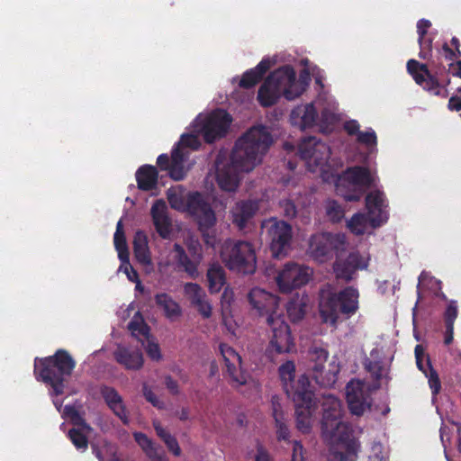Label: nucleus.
I'll return each instance as SVG.
<instances>
[{
  "label": "nucleus",
  "instance_id": "nucleus-1",
  "mask_svg": "<svg viewBox=\"0 0 461 461\" xmlns=\"http://www.w3.org/2000/svg\"><path fill=\"white\" fill-rule=\"evenodd\" d=\"M278 375L288 398L295 408L296 428L301 432L309 433L312 425V417L320 403L322 411L321 434L325 440L335 446V457L339 461H356L359 443L354 436L352 427L341 420L342 402L333 394H322L317 399L314 386L306 375L295 380V364L288 360L278 368Z\"/></svg>",
  "mask_w": 461,
  "mask_h": 461
},
{
  "label": "nucleus",
  "instance_id": "nucleus-2",
  "mask_svg": "<svg viewBox=\"0 0 461 461\" xmlns=\"http://www.w3.org/2000/svg\"><path fill=\"white\" fill-rule=\"evenodd\" d=\"M272 143V135L263 125L253 126L239 137L229 162L222 163L221 156L216 158V180L220 188L235 191L240 184V174L250 172L260 164Z\"/></svg>",
  "mask_w": 461,
  "mask_h": 461
},
{
  "label": "nucleus",
  "instance_id": "nucleus-3",
  "mask_svg": "<svg viewBox=\"0 0 461 461\" xmlns=\"http://www.w3.org/2000/svg\"><path fill=\"white\" fill-rule=\"evenodd\" d=\"M359 293L353 286L336 292L330 286L319 294V313L323 323L337 328L339 316L349 319L358 310Z\"/></svg>",
  "mask_w": 461,
  "mask_h": 461
},
{
  "label": "nucleus",
  "instance_id": "nucleus-4",
  "mask_svg": "<svg viewBox=\"0 0 461 461\" xmlns=\"http://www.w3.org/2000/svg\"><path fill=\"white\" fill-rule=\"evenodd\" d=\"M303 93V87L296 84V73L290 65L271 72L258 91V102L262 107L275 105L283 95L292 101Z\"/></svg>",
  "mask_w": 461,
  "mask_h": 461
},
{
  "label": "nucleus",
  "instance_id": "nucleus-5",
  "mask_svg": "<svg viewBox=\"0 0 461 461\" xmlns=\"http://www.w3.org/2000/svg\"><path fill=\"white\" fill-rule=\"evenodd\" d=\"M76 361L66 349H58L54 355L34 359V375L38 381L50 385L55 395L64 393L65 383L76 367Z\"/></svg>",
  "mask_w": 461,
  "mask_h": 461
},
{
  "label": "nucleus",
  "instance_id": "nucleus-6",
  "mask_svg": "<svg viewBox=\"0 0 461 461\" xmlns=\"http://www.w3.org/2000/svg\"><path fill=\"white\" fill-rule=\"evenodd\" d=\"M221 257L226 267L242 274H253L257 268V256L254 246L244 240H229L222 247Z\"/></svg>",
  "mask_w": 461,
  "mask_h": 461
},
{
  "label": "nucleus",
  "instance_id": "nucleus-7",
  "mask_svg": "<svg viewBox=\"0 0 461 461\" xmlns=\"http://www.w3.org/2000/svg\"><path fill=\"white\" fill-rule=\"evenodd\" d=\"M374 184L369 168L355 166L347 168L336 185L337 194L346 201L357 202Z\"/></svg>",
  "mask_w": 461,
  "mask_h": 461
},
{
  "label": "nucleus",
  "instance_id": "nucleus-8",
  "mask_svg": "<svg viewBox=\"0 0 461 461\" xmlns=\"http://www.w3.org/2000/svg\"><path fill=\"white\" fill-rule=\"evenodd\" d=\"M262 228L267 230L272 256L276 258L285 257L291 249L292 226L285 221L270 218L263 221Z\"/></svg>",
  "mask_w": 461,
  "mask_h": 461
},
{
  "label": "nucleus",
  "instance_id": "nucleus-9",
  "mask_svg": "<svg viewBox=\"0 0 461 461\" xmlns=\"http://www.w3.org/2000/svg\"><path fill=\"white\" fill-rule=\"evenodd\" d=\"M345 237L330 232L315 233L309 240L308 254L315 261L327 262L345 249Z\"/></svg>",
  "mask_w": 461,
  "mask_h": 461
},
{
  "label": "nucleus",
  "instance_id": "nucleus-10",
  "mask_svg": "<svg viewBox=\"0 0 461 461\" xmlns=\"http://www.w3.org/2000/svg\"><path fill=\"white\" fill-rule=\"evenodd\" d=\"M329 357V352L321 348H316L312 351V364L310 367L315 382L323 387L333 386L340 371L339 365L336 361H331L326 365Z\"/></svg>",
  "mask_w": 461,
  "mask_h": 461
},
{
  "label": "nucleus",
  "instance_id": "nucleus-11",
  "mask_svg": "<svg viewBox=\"0 0 461 461\" xmlns=\"http://www.w3.org/2000/svg\"><path fill=\"white\" fill-rule=\"evenodd\" d=\"M267 325L272 330V336L267 348L268 353H289L294 347V341L291 334L290 327L285 321L283 316L276 315V318L270 317Z\"/></svg>",
  "mask_w": 461,
  "mask_h": 461
},
{
  "label": "nucleus",
  "instance_id": "nucleus-12",
  "mask_svg": "<svg viewBox=\"0 0 461 461\" xmlns=\"http://www.w3.org/2000/svg\"><path fill=\"white\" fill-rule=\"evenodd\" d=\"M231 122L232 119L226 111L218 109L203 120L198 131L206 143H213L226 135Z\"/></svg>",
  "mask_w": 461,
  "mask_h": 461
},
{
  "label": "nucleus",
  "instance_id": "nucleus-13",
  "mask_svg": "<svg viewBox=\"0 0 461 461\" xmlns=\"http://www.w3.org/2000/svg\"><path fill=\"white\" fill-rule=\"evenodd\" d=\"M309 267L296 263H287L278 273L276 280L281 293H291L294 289L306 285L311 277Z\"/></svg>",
  "mask_w": 461,
  "mask_h": 461
},
{
  "label": "nucleus",
  "instance_id": "nucleus-14",
  "mask_svg": "<svg viewBox=\"0 0 461 461\" xmlns=\"http://www.w3.org/2000/svg\"><path fill=\"white\" fill-rule=\"evenodd\" d=\"M298 155L305 160L309 166L315 167L324 165L330 156V147L317 140L316 137H308L298 145Z\"/></svg>",
  "mask_w": 461,
  "mask_h": 461
},
{
  "label": "nucleus",
  "instance_id": "nucleus-15",
  "mask_svg": "<svg viewBox=\"0 0 461 461\" xmlns=\"http://www.w3.org/2000/svg\"><path fill=\"white\" fill-rule=\"evenodd\" d=\"M407 71L416 84L422 86L425 90L435 95L447 97V90L440 86L438 80L431 75L426 64L420 63L415 59H410L407 62Z\"/></svg>",
  "mask_w": 461,
  "mask_h": 461
},
{
  "label": "nucleus",
  "instance_id": "nucleus-16",
  "mask_svg": "<svg viewBox=\"0 0 461 461\" xmlns=\"http://www.w3.org/2000/svg\"><path fill=\"white\" fill-rule=\"evenodd\" d=\"M248 300L251 307L256 310L260 316H266L267 322L270 317L276 318V315H282L278 312V296L264 289L258 287L251 289L248 294Z\"/></svg>",
  "mask_w": 461,
  "mask_h": 461
},
{
  "label": "nucleus",
  "instance_id": "nucleus-17",
  "mask_svg": "<svg viewBox=\"0 0 461 461\" xmlns=\"http://www.w3.org/2000/svg\"><path fill=\"white\" fill-rule=\"evenodd\" d=\"M347 402L350 412L361 416L371 408L372 398L360 381H350L346 387Z\"/></svg>",
  "mask_w": 461,
  "mask_h": 461
},
{
  "label": "nucleus",
  "instance_id": "nucleus-18",
  "mask_svg": "<svg viewBox=\"0 0 461 461\" xmlns=\"http://www.w3.org/2000/svg\"><path fill=\"white\" fill-rule=\"evenodd\" d=\"M219 350L225 363L226 372L232 383L236 385L245 384L247 375L241 370V357L239 353L226 343H221L219 345Z\"/></svg>",
  "mask_w": 461,
  "mask_h": 461
},
{
  "label": "nucleus",
  "instance_id": "nucleus-19",
  "mask_svg": "<svg viewBox=\"0 0 461 461\" xmlns=\"http://www.w3.org/2000/svg\"><path fill=\"white\" fill-rule=\"evenodd\" d=\"M386 207L385 195L383 192L375 190L366 194V208L367 214L371 217V227L373 229H376L387 221Z\"/></svg>",
  "mask_w": 461,
  "mask_h": 461
},
{
  "label": "nucleus",
  "instance_id": "nucleus-20",
  "mask_svg": "<svg viewBox=\"0 0 461 461\" xmlns=\"http://www.w3.org/2000/svg\"><path fill=\"white\" fill-rule=\"evenodd\" d=\"M367 267V262L358 251L351 252L345 259L337 258L333 264V269L337 278L347 282L353 278L354 274L358 269Z\"/></svg>",
  "mask_w": 461,
  "mask_h": 461
},
{
  "label": "nucleus",
  "instance_id": "nucleus-21",
  "mask_svg": "<svg viewBox=\"0 0 461 461\" xmlns=\"http://www.w3.org/2000/svg\"><path fill=\"white\" fill-rule=\"evenodd\" d=\"M150 214L158 235L162 239L169 238L172 231V222L167 215V207L165 201L162 199L155 201L152 204Z\"/></svg>",
  "mask_w": 461,
  "mask_h": 461
},
{
  "label": "nucleus",
  "instance_id": "nucleus-22",
  "mask_svg": "<svg viewBox=\"0 0 461 461\" xmlns=\"http://www.w3.org/2000/svg\"><path fill=\"white\" fill-rule=\"evenodd\" d=\"M102 397L106 404L113 411V412L122 420L125 425L129 424L128 413L126 407L122 402V396L118 392L111 386L103 385L100 389Z\"/></svg>",
  "mask_w": 461,
  "mask_h": 461
},
{
  "label": "nucleus",
  "instance_id": "nucleus-23",
  "mask_svg": "<svg viewBox=\"0 0 461 461\" xmlns=\"http://www.w3.org/2000/svg\"><path fill=\"white\" fill-rule=\"evenodd\" d=\"M317 118L318 113L313 104L296 106L290 115L291 123L299 126L301 130L313 127Z\"/></svg>",
  "mask_w": 461,
  "mask_h": 461
},
{
  "label": "nucleus",
  "instance_id": "nucleus-24",
  "mask_svg": "<svg viewBox=\"0 0 461 461\" xmlns=\"http://www.w3.org/2000/svg\"><path fill=\"white\" fill-rule=\"evenodd\" d=\"M117 363L129 370H139L143 366V355L140 349L119 346L113 353Z\"/></svg>",
  "mask_w": 461,
  "mask_h": 461
},
{
  "label": "nucleus",
  "instance_id": "nucleus-25",
  "mask_svg": "<svg viewBox=\"0 0 461 461\" xmlns=\"http://www.w3.org/2000/svg\"><path fill=\"white\" fill-rule=\"evenodd\" d=\"M271 66V60L267 58H264L255 68L243 73L239 82V86L244 89L254 87L262 80Z\"/></svg>",
  "mask_w": 461,
  "mask_h": 461
},
{
  "label": "nucleus",
  "instance_id": "nucleus-26",
  "mask_svg": "<svg viewBox=\"0 0 461 461\" xmlns=\"http://www.w3.org/2000/svg\"><path fill=\"white\" fill-rule=\"evenodd\" d=\"M309 297L305 293H295L286 303V312L289 320L297 323L301 321L308 309Z\"/></svg>",
  "mask_w": 461,
  "mask_h": 461
},
{
  "label": "nucleus",
  "instance_id": "nucleus-27",
  "mask_svg": "<svg viewBox=\"0 0 461 461\" xmlns=\"http://www.w3.org/2000/svg\"><path fill=\"white\" fill-rule=\"evenodd\" d=\"M258 210V205L251 200L240 201L232 209V222L240 230L253 218Z\"/></svg>",
  "mask_w": 461,
  "mask_h": 461
},
{
  "label": "nucleus",
  "instance_id": "nucleus-28",
  "mask_svg": "<svg viewBox=\"0 0 461 461\" xmlns=\"http://www.w3.org/2000/svg\"><path fill=\"white\" fill-rule=\"evenodd\" d=\"M158 172L156 167L143 165L136 172L138 188L142 191H151L158 184Z\"/></svg>",
  "mask_w": 461,
  "mask_h": 461
},
{
  "label": "nucleus",
  "instance_id": "nucleus-29",
  "mask_svg": "<svg viewBox=\"0 0 461 461\" xmlns=\"http://www.w3.org/2000/svg\"><path fill=\"white\" fill-rule=\"evenodd\" d=\"M272 411H273V418L275 420L276 428V438L278 441H290V430L288 426L286 425V419L285 418V413L282 411L281 404L278 402L277 398L276 396L272 397Z\"/></svg>",
  "mask_w": 461,
  "mask_h": 461
},
{
  "label": "nucleus",
  "instance_id": "nucleus-30",
  "mask_svg": "<svg viewBox=\"0 0 461 461\" xmlns=\"http://www.w3.org/2000/svg\"><path fill=\"white\" fill-rule=\"evenodd\" d=\"M188 156L189 152L179 147V145L176 144L174 146L170 157L172 161L171 179L181 181L185 177L187 170L185 168L184 163Z\"/></svg>",
  "mask_w": 461,
  "mask_h": 461
},
{
  "label": "nucleus",
  "instance_id": "nucleus-31",
  "mask_svg": "<svg viewBox=\"0 0 461 461\" xmlns=\"http://www.w3.org/2000/svg\"><path fill=\"white\" fill-rule=\"evenodd\" d=\"M208 289L211 294L219 293L226 284V273L219 263L209 266L206 273Z\"/></svg>",
  "mask_w": 461,
  "mask_h": 461
},
{
  "label": "nucleus",
  "instance_id": "nucleus-32",
  "mask_svg": "<svg viewBox=\"0 0 461 461\" xmlns=\"http://www.w3.org/2000/svg\"><path fill=\"white\" fill-rule=\"evenodd\" d=\"M155 302L158 307L163 310L167 319L174 321L181 316L182 309L180 305L169 294L166 293L158 294L155 296Z\"/></svg>",
  "mask_w": 461,
  "mask_h": 461
},
{
  "label": "nucleus",
  "instance_id": "nucleus-33",
  "mask_svg": "<svg viewBox=\"0 0 461 461\" xmlns=\"http://www.w3.org/2000/svg\"><path fill=\"white\" fill-rule=\"evenodd\" d=\"M133 253L136 259L143 264L149 265L151 262L150 253L148 247L147 237L143 231H137L133 239Z\"/></svg>",
  "mask_w": 461,
  "mask_h": 461
},
{
  "label": "nucleus",
  "instance_id": "nucleus-34",
  "mask_svg": "<svg viewBox=\"0 0 461 461\" xmlns=\"http://www.w3.org/2000/svg\"><path fill=\"white\" fill-rule=\"evenodd\" d=\"M458 315V309L456 301H450L444 312L445 335L444 343L450 345L454 339V323Z\"/></svg>",
  "mask_w": 461,
  "mask_h": 461
},
{
  "label": "nucleus",
  "instance_id": "nucleus-35",
  "mask_svg": "<svg viewBox=\"0 0 461 461\" xmlns=\"http://www.w3.org/2000/svg\"><path fill=\"white\" fill-rule=\"evenodd\" d=\"M152 425L156 434L165 443L168 451L171 452L175 456H180L182 451L176 437L171 435L169 431L163 428L160 421L153 420Z\"/></svg>",
  "mask_w": 461,
  "mask_h": 461
},
{
  "label": "nucleus",
  "instance_id": "nucleus-36",
  "mask_svg": "<svg viewBox=\"0 0 461 461\" xmlns=\"http://www.w3.org/2000/svg\"><path fill=\"white\" fill-rule=\"evenodd\" d=\"M174 251L176 252V260L187 275L195 278L198 276L197 264L190 259L184 248L178 244H174Z\"/></svg>",
  "mask_w": 461,
  "mask_h": 461
},
{
  "label": "nucleus",
  "instance_id": "nucleus-37",
  "mask_svg": "<svg viewBox=\"0 0 461 461\" xmlns=\"http://www.w3.org/2000/svg\"><path fill=\"white\" fill-rule=\"evenodd\" d=\"M113 243L122 263H128L129 250L122 220L117 222L116 230L113 236Z\"/></svg>",
  "mask_w": 461,
  "mask_h": 461
},
{
  "label": "nucleus",
  "instance_id": "nucleus-38",
  "mask_svg": "<svg viewBox=\"0 0 461 461\" xmlns=\"http://www.w3.org/2000/svg\"><path fill=\"white\" fill-rule=\"evenodd\" d=\"M371 227V217L366 213H355L347 223L348 230L355 235H363Z\"/></svg>",
  "mask_w": 461,
  "mask_h": 461
},
{
  "label": "nucleus",
  "instance_id": "nucleus-39",
  "mask_svg": "<svg viewBox=\"0 0 461 461\" xmlns=\"http://www.w3.org/2000/svg\"><path fill=\"white\" fill-rule=\"evenodd\" d=\"M87 434L82 429L74 427L68 430V438L78 451L85 452L88 448L89 444Z\"/></svg>",
  "mask_w": 461,
  "mask_h": 461
},
{
  "label": "nucleus",
  "instance_id": "nucleus-40",
  "mask_svg": "<svg viewBox=\"0 0 461 461\" xmlns=\"http://www.w3.org/2000/svg\"><path fill=\"white\" fill-rule=\"evenodd\" d=\"M208 206H210V203L203 199L201 193L194 192L188 194L185 203V209L193 215L199 213V212L204 210V208Z\"/></svg>",
  "mask_w": 461,
  "mask_h": 461
},
{
  "label": "nucleus",
  "instance_id": "nucleus-41",
  "mask_svg": "<svg viewBox=\"0 0 461 461\" xmlns=\"http://www.w3.org/2000/svg\"><path fill=\"white\" fill-rule=\"evenodd\" d=\"M194 216L197 217L199 229L201 230V231L208 230L212 226H214L216 222V217L211 205L204 208V210H202L201 212H199V213H196Z\"/></svg>",
  "mask_w": 461,
  "mask_h": 461
},
{
  "label": "nucleus",
  "instance_id": "nucleus-42",
  "mask_svg": "<svg viewBox=\"0 0 461 461\" xmlns=\"http://www.w3.org/2000/svg\"><path fill=\"white\" fill-rule=\"evenodd\" d=\"M184 292L192 305L201 303L202 299L206 298L204 290L195 283H186L184 286Z\"/></svg>",
  "mask_w": 461,
  "mask_h": 461
},
{
  "label": "nucleus",
  "instance_id": "nucleus-43",
  "mask_svg": "<svg viewBox=\"0 0 461 461\" xmlns=\"http://www.w3.org/2000/svg\"><path fill=\"white\" fill-rule=\"evenodd\" d=\"M326 214L332 222H339L345 214L342 206L335 200H330L326 204Z\"/></svg>",
  "mask_w": 461,
  "mask_h": 461
},
{
  "label": "nucleus",
  "instance_id": "nucleus-44",
  "mask_svg": "<svg viewBox=\"0 0 461 461\" xmlns=\"http://www.w3.org/2000/svg\"><path fill=\"white\" fill-rule=\"evenodd\" d=\"M128 329L131 330L133 337L142 336L145 339H149V327L143 321H131L128 324Z\"/></svg>",
  "mask_w": 461,
  "mask_h": 461
},
{
  "label": "nucleus",
  "instance_id": "nucleus-45",
  "mask_svg": "<svg viewBox=\"0 0 461 461\" xmlns=\"http://www.w3.org/2000/svg\"><path fill=\"white\" fill-rule=\"evenodd\" d=\"M366 369L371 374L376 383H380L383 378L384 366L381 361H368L366 364Z\"/></svg>",
  "mask_w": 461,
  "mask_h": 461
},
{
  "label": "nucleus",
  "instance_id": "nucleus-46",
  "mask_svg": "<svg viewBox=\"0 0 461 461\" xmlns=\"http://www.w3.org/2000/svg\"><path fill=\"white\" fill-rule=\"evenodd\" d=\"M142 393L146 401L152 404V406L161 410L164 409L165 403L163 401L159 400L158 397L152 391L151 387H149L146 383L142 385Z\"/></svg>",
  "mask_w": 461,
  "mask_h": 461
},
{
  "label": "nucleus",
  "instance_id": "nucleus-47",
  "mask_svg": "<svg viewBox=\"0 0 461 461\" xmlns=\"http://www.w3.org/2000/svg\"><path fill=\"white\" fill-rule=\"evenodd\" d=\"M176 145H179V147L183 148L184 149L185 148H190L195 150L200 147V141L195 135L185 133L181 136L180 140L176 143Z\"/></svg>",
  "mask_w": 461,
  "mask_h": 461
},
{
  "label": "nucleus",
  "instance_id": "nucleus-48",
  "mask_svg": "<svg viewBox=\"0 0 461 461\" xmlns=\"http://www.w3.org/2000/svg\"><path fill=\"white\" fill-rule=\"evenodd\" d=\"M279 205H280V209L282 210L283 215L285 217H286L287 219H293L296 216L297 208H296L295 203L292 200L285 199V200L280 201Z\"/></svg>",
  "mask_w": 461,
  "mask_h": 461
},
{
  "label": "nucleus",
  "instance_id": "nucleus-49",
  "mask_svg": "<svg viewBox=\"0 0 461 461\" xmlns=\"http://www.w3.org/2000/svg\"><path fill=\"white\" fill-rule=\"evenodd\" d=\"M431 27L430 21L427 19H420L417 23V32L419 35V44L420 46H423L424 43H426V35L428 32V30Z\"/></svg>",
  "mask_w": 461,
  "mask_h": 461
},
{
  "label": "nucleus",
  "instance_id": "nucleus-50",
  "mask_svg": "<svg viewBox=\"0 0 461 461\" xmlns=\"http://www.w3.org/2000/svg\"><path fill=\"white\" fill-rule=\"evenodd\" d=\"M146 455L151 461H168L165 450L158 445H154Z\"/></svg>",
  "mask_w": 461,
  "mask_h": 461
},
{
  "label": "nucleus",
  "instance_id": "nucleus-51",
  "mask_svg": "<svg viewBox=\"0 0 461 461\" xmlns=\"http://www.w3.org/2000/svg\"><path fill=\"white\" fill-rule=\"evenodd\" d=\"M135 441L142 448L145 454L155 445L145 433L135 432L133 434Z\"/></svg>",
  "mask_w": 461,
  "mask_h": 461
},
{
  "label": "nucleus",
  "instance_id": "nucleus-52",
  "mask_svg": "<svg viewBox=\"0 0 461 461\" xmlns=\"http://www.w3.org/2000/svg\"><path fill=\"white\" fill-rule=\"evenodd\" d=\"M167 200L173 209L178 211H184L185 209V203L180 194L176 193H169L167 194Z\"/></svg>",
  "mask_w": 461,
  "mask_h": 461
},
{
  "label": "nucleus",
  "instance_id": "nucleus-53",
  "mask_svg": "<svg viewBox=\"0 0 461 461\" xmlns=\"http://www.w3.org/2000/svg\"><path fill=\"white\" fill-rule=\"evenodd\" d=\"M146 352L149 358L152 360L158 361L161 359L162 356L160 353V348L158 343L147 339Z\"/></svg>",
  "mask_w": 461,
  "mask_h": 461
},
{
  "label": "nucleus",
  "instance_id": "nucleus-54",
  "mask_svg": "<svg viewBox=\"0 0 461 461\" xmlns=\"http://www.w3.org/2000/svg\"><path fill=\"white\" fill-rule=\"evenodd\" d=\"M193 306L198 311L203 319H208L212 316V305L206 298L202 299L201 303L193 304Z\"/></svg>",
  "mask_w": 461,
  "mask_h": 461
},
{
  "label": "nucleus",
  "instance_id": "nucleus-55",
  "mask_svg": "<svg viewBox=\"0 0 461 461\" xmlns=\"http://www.w3.org/2000/svg\"><path fill=\"white\" fill-rule=\"evenodd\" d=\"M357 141L366 145L376 144V134L374 131H359L357 135Z\"/></svg>",
  "mask_w": 461,
  "mask_h": 461
},
{
  "label": "nucleus",
  "instance_id": "nucleus-56",
  "mask_svg": "<svg viewBox=\"0 0 461 461\" xmlns=\"http://www.w3.org/2000/svg\"><path fill=\"white\" fill-rule=\"evenodd\" d=\"M157 165L162 171H167L171 178L172 161L167 154H160L157 158Z\"/></svg>",
  "mask_w": 461,
  "mask_h": 461
},
{
  "label": "nucleus",
  "instance_id": "nucleus-57",
  "mask_svg": "<svg viewBox=\"0 0 461 461\" xmlns=\"http://www.w3.org/2000/svg\"><path fill=\"white\" fill-rule=\"evenodd\" d=\"M293 449H292V459L291 461H304V448L301 441L294 440L292 442Z\"/></svg>",
  "mask_w": 461,
  "mask_h": 461
},
{
  "label": "nucleus",
  "instance_id": "nucleus-58",
  "mask_svg": "<svg viewBox=\"0 0 461 461\" xmlns=\"http://www.w3.org/2000/svg\"><path fill=\"white\" fill-rule=\"evenodd\" d=\"M414 353H415L416 365H417L418 369L420 371H421L423 374H426L427 368L425 367V366L423 364V359L425 357L423 347L420 344L416 345Z\"/></svg>",
  "mask_w": 461,
  "mask_h": 461
},
{
  "label": "nucleus",
  "instance_id": "nucleus-59",
  "mask_svg": "<svg viewBox=\"0 0 461 461\" xmlns=\"http://www.w3.org/2000/svg\"><path fill=\"white\" fill-rule=\"evenodd\" d=\"M165 385L167 389L169 391V393L173 395L179 394V385L177 381L173 379L171 375H166L164 379Z\"/></svg>",
  "mask_w": 461,
  "mask_h": 461
},
{
  "label": "nucleus",
  "instance_id": "nucleus-60",
  "mask_svg": "<svg viewBox=\"0 0 461 461\" xmlns=\"http://www.w3.org/2000/svg\"><path fill=\"white\" fill-rule=\"evenodd\" d=\"M71 422L74 426H77V429H82L87 433H90L93 429L81 413L77 416V418L74 419V420H72Z\"/></svg>",
  "mask_w": 461,
  "mask_h": 461
},
{
  "label": "nucleus",
  "instance_id": "nucleus-61",
  "mask_svg": "<svg viewBox=\"0 0 461 461\" xmlns=\"http://www.w3.org/2000/svg\"><path fill=\"white\" fill-rule=\"evenodd\" d=\"M359 127H360L359 123L355 120L346 122L344 124L345 131H347V133L348 135H351V136L358 135V132L360 131Z\"/></svg>",
  "mask_w": 461,
  "mask_h": 461
},
{
  "label": "nucleus",
  "instance_id": "nucleus-62",
  "mask_svg": "<svg viewBox=\"0 0 461 461\" xmlns=\"http://www.w3.org/2000/svg\"><path fill=\"white\" fill-rule=\"evenodd\" d=\"M255 461H271V457L267 449L260 444L257 447Z\"/></svg>",
  "mask_w": 461,
  "mask_h": 461
},
{
  "label": "nucleus",
  "instance_id": "nucleus-63",
  "mask_svg": "<svg viewBox=\"0 0 461 461\" xmlns=\"http://www.w3.org/2000/svg\"><path fill=\"white\" fill-rule=\"evenodd\" d=\"M124 264H125V266H124V273L126 274L128 279L130 281H131V282L138 280L139 274L133 268V267L130 264V262L128 261V263H124Z\"/></svg>",
  "mask_w": 461,
  "mask_h": 461
},
{
  "label": "nucleus",
  "instance_id": "nucleus-64",
  "mask_svg": "<svg viewBox=\"0 0 461 461\" xmlns=\"http://www.w3.org/2000/svg\"><path fill=\"white\" fill-rule=\"evenodd\" d=\"M447 108L450 111H461V97L457 95H453L449 98Z\"/></svg>",
  "mask_w": 461,
  "mask_h": 461
}]
</instances>
